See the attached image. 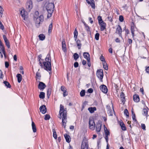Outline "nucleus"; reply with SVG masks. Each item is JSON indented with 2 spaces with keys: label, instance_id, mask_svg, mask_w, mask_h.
Listing matches in <instances>:
<instances>
[{
  "label": "nucleus",
  "instance_id": "obj_28",
  "mask_svg": "<svg viewBox=\"0 0 149 149\" xmlns=\"http://www.w3.org/2000/svg\"><path fill=\"white\" fill-rule=\"evenodd\" d=\"M120 125L123 130H126V127L125 126V124L123 122H120Z\"/></svg>",
  "mask_w": 149,
  "mask_h": 149
},
{
  "label": "nucleus",
  "instance_id": "obj_18",
  "mask_svg": "<svg viewBox=\"0 0 149 149\" xmlns=\"http://www.w3.org/2000/svg\"><path fill=\"white\" fill-rule=\"evenodd\" d=\"M83 54L84 58L86 59L87 61H89V60H90L89 57L90 55L87 52H84Z\"/></svg>",
  "mask_w": 149,
  "mask_h": 149
},
{
  "label": "nucleus",
  "instance_id": "obj_51",
  "mask_svg": "<svg viewBox=\"0 0 149 149\" xmlns=\"http://www.w3.org/2000/svg\"><path fill=\"white\" fill-rule=\"evenodd\" d=\"M100 59L101 61L103 62H104V61H105L104 58V56H101L100 57Z\"/></svg>",
  "mask_w": 149,
  "mask_h": 149
},
{
  "label": "nucleus",
  "instance_id": "obj_57",
  "mask_svg": "<svg viewBox=\"0 0 149 149\" xmlns=\"http://www.w3.org/2000/svg\"><path fill=\"white\" fill-rule=\"evenodd\" d=\"M9 65L8 63L7 62H5V66L6 68H8Z\"/></svg>",
  "mask_w": 149,
  "mask_h": 149
},
{
  "label": "nucleus",
  "instance_id": "obj_34",
  "mask_svg": "<svg viewBox=\"0 0 149 149\" xmlns=\"http://www.w3.org/2000/svg\"><path fill=\"white\" fill-rule=\"evenodd\" d=\"M148 110L146 109H144L143 111V114L146 116H147Z\"/></svg>",
  "mask_w": 149,
  "mask_h": 149
},
{
  "label": "nucleus",
  "instance_id": "obj_58",
  "mask_svg": "<svg viewBox=\"0 0 149 149\" xmlns=\"http://www.w3.org/2000/svg\"><path fill=\"white\" fill-rule=\"evenodd\" d=\"M3 39H4L5 42L6 41L8 40L7 39V38L6 36H5V35H3Z\"/></svg>",
  "mask_w": 149,
  "mask_h": 149
},
{
  "label": "nucleus",
  "instance_id": "obj_38",
  "mask_svg": "<svg viewBox=\"0 0 149 149\" xmlns=\"http://www.w3.org/2000/svg\"><path fill=\"white\" fill-rule=\"evenodd\" d=\"M39 15V13L38 11H36L35 12L34 15V19L37 18L38 17V16Z\"/></svg>",
  "mask_w": 149,
  "mask_h": 149
},
{
  "label": "nucleus",
  "instance_id": "obj_42",
  "mask_svg": "<svg viewBox=\"0 0 149 149\" xmlns=\"http://www.w3.org/2000/svg\"><path fill=\"white\" fill-rule=\"evenodd\" d=\"M85 91L84 90H82L80 93V95L81 97H83L85 95Z\"/></svg>",
  "mask_w": 149,
  "mask_h": 149
},
{
  "label": "nucleus",
  "instance_id": "obj_9",
  "mask_svg": "<svg viewBox=\"0 0 149 149\" xmlns=\"http://www.w3.org/2000/svg\"><path fill=\"white\" fill-rule=\"evenodd\" d=\"M32 3L31 0L28 1L26 5V8L28 11H30L31 10L32 8Z\"/></svg>",
  "mask_w": 149,
  "mask_h": 149
},
{
  "label": "nucleus",
  "instance_id": "obj_41",
  "mask_svg": "<svg viewBox=\"0 0 149 149\" xmlns=\"http://www.w3.org/2000/svg\"><path fill=\"white\" fill-rule=\"evenodd\" d=\"M100 34L99 33H96L95 36V39L97 40H99Z\"/></svg>",
  "mask_w": 149,
  "mask_h": 149
},
{
  "label": "nucleus",
  "instance_id": "obj_59",
  "mask_svg": "<svg viewBox=\"0 0 149 149\" xmlns=\"http://www.w3.org/2000/svg\"><path fill=\"white\" fill-rule=\"evenodd\" d=\"M88 19L90 22V23L92 24L93 22V20H92V19L91 17H89L88 18Z\"/></svg>",
  "mask_w": 149,
  "mask_h": 149
},
{
  "label": "nucleus",
  "instance_id": "obj_26",
  "mask_svg": "<svg viewBox=\"0 0 149 149\" xmlns=\"http://www.w3.org/2000/svg\"><path fill=\"white\" fill-rule=\"evenodd\" d=\"M32 127L33 130V132H36V126L34 122L32 121Z\"/></svg>",
  "mask_w": 149,
  "mask_h": 149
},
{
  "label": "nucleus",
  "instance_id": "obj_31",
  "mask_svg": "<svg viewBox=\"0 0 149 149\" xmlns=\"http://www.w3.org/2000/svg\"><path fill=\"white\" fill-rule=\"evenodd\" d=\"M76 43L78 47V49H80L81 46V44L80 43V41L78 40H76Z\"/></svg>",
  "mask_w": 149,
  "mask_h": 149
},
{
  "label": "nucleus",
  "instance_id": "obj_62",
  "mask_svg": "<svg viewBox=\"0 0 149 149\" xmlns=\"http://www.w3.org/2000/svg\"><path fill=\"white\" fill-rule=\"evenodd\" d=\"M0 28L2 30H3L4 29V27L2 24H0Z\"/></svg>",
  "mask_w": 149,
  "mask_h": 149
},
{
  "label": "nucleus",
  "instance_id": "obj_8",
  "mask_svg": "<svg viewBox=\"0 0 149 149\" xmlns=\"http://www.w3.org/2000/svg\"><path fill=\"white\" fill-rule=\"evenodd\" d=\"M89 127L90 129L93 130L95 129V124L94 119L92 118H90L89 119Z\"/></svg>",
  "mask_w": 149,
  "mask_h": 149
},
{
  "label": "nucleus",
  "instance_id": "obj_53",
  "mask_svg": "<svg viewBox=\"0 0 149 149\" xmlns=\"http://www.w3.org/2000/svg\"><path fill=\"white\" fill-rule=\"evenodd\" d=\"M61 91L63 92L66 91V90H65V87L64 86H62L61 87Z\"/></svg>",
  "mask_w": 149,
  "mask_h": 149
},
{
  "label": "nucleus",
  "instance_id": "obj_46",
  "mask_svg": "<svg viewBox=\"0 0 149 149\" xmlns=\"http://www.w3.org/2000/svg\"><path fill=\"white\" fill-rule=\"evenodd\" d=\"M5 43H6V45L7 46V47H8V48H9L10 47V43L9 42L8 40L6 41H5Z\"/></svg>",
  "mask_w": 149,
  "mask_h": 149
},
{
  "label": "nucleus",
  "instance_id": "obj_56",
  "mask_svg": "<svg viewBox=\"0 0 149 149\" xmlns=\"http://www.w3.org/2000/svg\"><path fill=\"white\" fill-rule=\"evenodd\" d=\"M88 91L89 93H91L93 92V90L92 88H90L88 90Z\"/></svg>",
  "mask_w": 149,
  "mask_h": 149
},
{
  "label": "nucleus",
  "instance_id": "obj_63",
  "mask_svg": "<svg viewBox=\"0 0 149 149\" xmlns=\"http://www.w3.org/2000/svg\"><path fill=\"white\" fill-rule=\"evenodd\" d=\"M121 99L122 103H123V104H124L125 101V98H121Z\"/></svg>",
  "mask_w": 149,
  "mask_h": 149
},
{
  "label": "nucleus",
  "instance_id": "obj_17",
  "mask_svg": "<svg viewBox=\"0 0 149 149\" xmlns=\"http://www.w3.org/2000/svg\"><path fill=\"white\" fill-rule=\"evenodd\" d=\"M64 136L66 142L69 143L71 141V139L70 136L67 134H65L64 135Z\"/></svg>",
  "mask_w": 149,
  "mask_h": 149
},
{
  "label": "nucleus",
  "instance_id": "obj_40",
  "mask_svg": "<svg viewBox=\"0 0 149 149\" xmlns=\"http://www.w3.org/2000/svg\"><path fill=\"white\" fill-rule=\"evenodd\" d=\"M132 119L136 121V120L135 119V114H134V112L133 111V110L132 111Z\"/></svg>",
  "mask_w": 149,
  "mask_h": 149
},
{
  "label": "nucleus",
  "instance_id": "obj_13",
  "mask_svg": "<svg viewBox=\"0 0 149 149\" xmlns=\"http://www.w3.org/2000/svg\"><path fill=\"white\" fill-rule=\"evenodd\" d=\"M87 2L90 4L93 8H95V4L93 0H86Z\"/></svg>",
  "mask_w": 149,
  "mask_h": 149
},
{
  "label": "nucleus",
  "instance_id": "obj_52",
  "mask_svg": "<svg viewBox=\"0 0 149 149\" xmlns=\"http://www.w3.org/2000/svg\"><path fill=\"white\" fill-rule=\"evenodd\" d=\"M0 78L1 79H3V74L1 70H0Z\"/></svg>",
  "mask_w": 149,
  "mask_h": 149
},
{
  "label": "nucleus",
  "instance_id": "obj_33",
  "mask_svg": "<svg viewBox=\"0 0 149 149\" xmlns=\"http://www.w3.org/2000/svg\"><path fill=\"white\" fill-rule=\"evenodd\" d=\"M45 93L43 92H41L39 95V97L41 99H44L45 98Z\"/></svg>",
  "mask_w": 149,
  "mask_h": 149
},
{
  "label": "nucleus",
  "instance_id": "obj_30",
  "mask_svg": "<svg viewBox=\"0 0 149 149\" xmlns=\"http://www.w3.org/2000/svg\"><path fill=\"white\" fill-rule=\"evenodd\" d=\"M85 29L88 33H90V27L86 24H85Z\"/></svg>",
  "mask_w": 149,
  "mask_h": 149
},
{
  "label": "nucleus",
  "instance_id": "obj_25",
  "mask_svg": "<svg viewBox=\"0 0 149 149\" xmlns=\"http://www.w3.org/2000/svg\"><path fill=\"white\" fill-rule=\"evenodd\" d=\"M135 27L134 25L132 26L131 27V31L132 33V36L134 38V31Z\"/></svg>",
  "mask_w": 149,
  "mask_h": 149
},
{
  "label": "nucleus",
  "instance_id": "obj_35",
  "mask_svg": "<svg viewBox=\"0 0 149 149\" xmlns=\"http://www.w3.org/2000/svg\"><path fill=\"white\" fill-rule=\"evenodd\" d=\"M3 83L8 88H10L11 87L10 85L8 82L6 81H4L3 82Z\"/></svg>",
  "mask_w": 149,
  "mask_h": 149
},
{
  "label": "nucleus",
  "instance_id": "obj_22",
  "mask_svg": "<svg viewBox=\"0 0 149 149\" xmlns=\"http://www.w3.org/2000/svg\"><path fill=\"white\" fill-rule=\"evenodd\" d=\"M133 100L134 102H138L139 101V96L137 95H134L133 96Z\"/></svg>",
  "mask_w": 149,
  "mask_h": 149
},
{
  "label": "nucleus",
  "instance_id": "obj_36",
  "mask_svg": "<svg viewBox=\"0 0 149 149\" xmlns=\"http://www.w3.org/2000/svg\"><path fill=\"white\" fill-rule=\"evenodd\" d=\"M3 9L1 6H0V17H2V15L3 14Z\"/></svg>",
  "mask_w": 149,
  "mask_h": 149
},
{
  "label": "nucleus",
  "instance_id": "obj_60",
  "mask_svg": "<svg viewBox=\"0 0 149 149\" xmlns=\"http://www.w3.org/2000/svg\"><path fill=\"white\" fill-rule=\"evenodd\" d=\"M63 93V96L65 97L68 95V93H67L66 91H64Z\"/></svg>",
  "mask_w": 149,
  "mask_h": 149
},
{
  "label": "nucleus",
  "instance_id": "obj_2",
  "mask_svg": "<svg viewBox=\"0 0 149 149\" xmlns=\"http://www.w3.org/2000/svg\"><path fill=\"white\" fill-rule=\"evenodd\" d=\"M45 61L43 62L44 69L47 71H50L51 70V59L50 54H48L45 58Z\"/></svg>",
  "mask_w": 149,
  "mask_h": 149
},
{
  "label": "nucleus",
  "instance_id": "obj_49",
  "mask_svg": "<svg viewBox=\"0 0 149 149\" xmlns=\"http://www.w3.org/2000/svg\"><path fill=\"white\" fill-rule=\"evenodd\" d=\"M141 127L143 130H146V126L144 124H141Z\"/></svg>",
  "mask_w": 149,
  "mask_h": 149
},
{
  "label": "nucleus",
  "instance_id": "obj_48",
  "mask_svg": "<svg viewBox=\"0 0 149 149\" xmlns=\"http://www.w3.org/2000/svg\"><path fill=\"white\" fill-rule=\"evenodd\" d=\"M51 93V89H49L47 91V95L49 98Z\"/></svg>",
  "mask_w": 149,
  "mask_h": 149
},
{
  "label": "nucleus",
  "instance_id": "obj_43",
  "mask_svg": "<svg viewBox=\"0 0 149 149\" xmlns=\"http://www.w3.org/2000/svg\"><path fill=\"white\" fill-rule=\"evenodd\" d=\"M74 59L76 60L79 58V55L77 53H75L74 55Z\"/></svg>",
  "mask_w": 149,
  "mask_h": 149
},
{
  "label": "nucleus",
  "instance_id": "obj_7",
  "mask_svg": "<svg viewBox=\"0 0 149 149\" xmlns=\"http://www.w3.org/2000/svg\"><path fill=\"white\" fill-rule=\"evenodd\" d=\"M96 75L100 81H102V79L103 77V73L102 70L101 69L98 70L97 72Z\"/></svg>",
  "mask_w": 149,
  "mask_h": 149
},
{
  "label": "nucleus",
  "instance_id": "obj_21",
  "mask_svg": "<svg viewBox=\"0 0 149 149\" xmlns=\"http://www.w3.org/2000/svg\"><path fill=\"white\" fill-rule=\"evenodd\" d=\"M17 78L18 82L19 83H20L22 79V77L20 74H18L16 75Z\"/></svg>",
  "mask_w": 149,
  "mask_h": 149
},
{
  "label": "nucleus",
  "instance_id": "obj_44",
  "mask_svg": "<svg viewBox=\"0 0 149 149\" xmlns=\"http://www.w3.org/2000/svg\"><path fill=\"white\" fill-rule=\"evenodd\" d=\"M50 118V116L48 114H46L45 116L44 119L45 120H49Z\"/></svg>",
  "mask_w": 149,
  "mask_h": 149
},
{
  "label": "nucleus",
  "instance_id": "obj_4",
  "mask_svg": "<svg viewBox=\"0 0 149 149\" xmlns=\"http://www.w3.org/2000/svg\"><path fill=\"white\" fill-rule=\"evenodd\" d=\"M20 14L24 20H26L28 17V14L27 12L23 8H21L20 10Z\"/></svg>",
  "mask_w": 149,
  "mask_h": 149
},
{
  "label": "nucleus",
  "instance_id": "obj_6",
  "mask_svg": "<svg viewBox=\"0 0 149 149\" xmlns=\"http://www.w3.org/2000/svg\"><path fill=\"white\" fill-rule=\"evenodd\" d=\"M36 18V19L35 21L36 25L38 27L40 22L43 21L44 16L43 15H41L39 17Z\"/></svg>",
  "mask_w": 149,
  "mask_h": 149
},
{
  "label": "nucleus",
  "instance_id": "obj_54",
  "mask_svg": "<svg viewBox=\"0 0 149 149\" xmlns=\"http://www.w3.org/2000/svg\"><path fill=\"white\" fill-rule=\"evenodd\" d=\"M79 66V64L78 62H75L74 64V66L75 68Z\"/></svg>",
  "mask_w": 149,
  "mask_h": 149
},
{
  "label": "nucleus",
  "instance_id": "obj_37",
  "mask_svg": "<svg viewBox=\"0 0 149 149\" xmlns=\"http://www.w3.org/2000/svg\"><path fill=\"white\" fill-rule=\"evenodd\" d=\"M52 24L51 23L49 26L48 29V32L50 33L52 32Z\"/></svg>",
  "mask_w": 149,
  "mask_h": 149
},
{
  "label": "nucleus",
  "instance_id": "obj_5",
  "mask_svg": "<svg viewBox=\"0 0 149 149\" xmlns=\"http://www.w3.org/2000/svg\"><path fill=\"white\" fill-rule=\"evenodd\" d=\"M88 140L86 139H83L81 146V149H88Z\"/></svg>",
  "mask_w": 149,
  "mask_h": 149
},
{
  "label": "nucleus",
  "instance_id": "obj_3",
  "mask_svg": "<svg viewBox=\"0 0 149 149\" xmlns=\"http://www.w3.org/2000/svg\"><path fill=\"white\" fill-rule=\"evenodd\" d=\"M54 5L53 3H49L46 6V10L48 12L47 17L49 18L51 16L53 13L54 9Z\"/></svg>",
  "mask_w": 149,
  "mask_h": 149
},
{
  "label": "nucleus",
  "instance_id": "obj_45",
  "mask_svg": "<svg viewBox=\"0 0 149 149\" xmlns=\"http://www.w3.org/2000/svg\"><path fill=\"white\" fill-rule=\"evenodd\" d=\"M124 113L128 117L129 116V113L127 110V109H126L124 110Z\"/></svg>",
  "mask_w": 149,
  "mask_h": 149
},
{
  "label": "nucleus",
  "instance_id": "obj_23",
  "mask_svg": "<svg viewBox=\"0 0 149 149\" xmlns=\"http://www.w3.org/2000/svg\"><path fill=\"white\" fill-rule=\"evenodd\" d=\"M88 110L91 113H93L96 110V109L95 107H90L88 108Z\"/></svg>",
  "mask_w": 149,
  "mask_h": 149
},
{
  "label": "nucleus",
  "instance_id": "obj_47",
  "mask_svg": "<svg viewBox=\"0 0 149 149\" xmlns=\"http://www.w3.org/2000/svg\"><path fill=\"white\" fill-rule=\"evenodd\" d=\"M97 19L98 21V22L100 23V22L103 21L102 19V17L100 16H98L97 17Z\"/></svg>",
  "mask_w": 149,
  "mask_h": 149
},
{
  "label": "nucleus",
  "instance_id": "obj_39",
  "mask_svg": "<svg viewBox=\"0 0 149 149\" xmlns=\"http://www.w3.org/2000/svg\"><path fill=\"white\" fill-rule=\"evenodd\" d=\"M52 132H53V136L55 139H57V135L54 129L53 130Z\"/></svg>",
  "mask_w": 149,
  "mask_h": 149
},
{
  "label": "nucleus",
  "instance_id": "obj_1",
  "mask_svg": "<svg viewBox=\"0 0 149 149\" xmlns=\"http://www.w3.org/2000/svg\"><path fill=\"white\" fill-rule=\"evenodd\" d=\"M59 113L60 116L59 117V118L61 119L62 117V126L65 128L67 122V111L66 110L64 109V106L62 104L60 105Z\"/></svg>",
  "mask_w": 149,
  "mask_h": 149
},
{
  "label": "nucleus",
  "instance_id": "obj_61",
  "mask_svg": "<svg viewBox=\"0 0 149 149\" xmlns=\"http://www.w3.org/2000/svg\"><path fill=\"white\" fill-rule=\"evenodd\" d=\"M146 72L149 74V66L147 67L146 69Z\"/></svg>",
  "mask_w": 149,
  "mask_h": 149
},
{
  "label": "nucleus",
  "instance_id": "obj_64",
  "mask_svg": "<svg viewBox=\"0 0 149 149\" xmlns=\"http://www.w3.org/2000/svg\"><path fill=\"white\" fill-rule=\"evenodd\" d=\"M128 42L129 44H131L132 43V40L131 39H128Z\"/></svg>",
  "mask_w": 149,
  "mask_h": 149
},
{
  "label": "nucleus",
  "instance_id": "obj_29",
  "mask_svg": "<svg viewBox=\"0 0 149 149\" xmlns=\"http://www.w3.org/2000/svg\"><path fill=\"white\" fill-rule=\"evenodd\" d=\"M39 39L41 40H44L45 38V35L43 34H40L39 35Z\"/></svg>",
  "mask_w": 149,
  "mask_h": 149
},
{
  "label": "nucleus",
  "instance_id": "obj_20",
  "mask_svg": "<svg viewBox=\"0 0 149 149\" xmlns=\"http://www.w3.org/2000/svg\"><path fill=\"white\" fill-rule=\"evenodd\" d=\"M78 35V32L77 30V29L76 28L74 32V39L75 41L77 40V38Z\"/></svg>",
  "mask_w": 149,
  "mask_h": 149
},
{
  "label": "nucleus",
  "instance_id": "obj_55",
  "mask_svg": "<svg viewBox=\"0 0 149 149\" xmlns=\"http://www.w3.org/2000/svg\"><path fill=\"white\" fill-rule=\"evenodd\" d=\"M120 97H121V98H125V95L122 92L121 93V94H120Z\"/></svg>",
  "mask_w": 149,
  "mask_h": 149
},
{
  "label": "nucleus",
  "instance_id": "obj_19",
  "mask_svg": "<svg viewBox=\"0 0 149 149\" xmlns=\"http://www.w3.org/2000/svg\"><path fill=\"white\" fill-rule=\"evenodd\" d=\"M116 32L120 35L121 34V33L122 32V30L121 26L119 25H118L117 27Z\"/></svg>",
  "mask_w": 149,
  "mask_h": 149
},
{
  "label": "nucleus",
  "instance_id": "obj_50",
  "mask_svg": "<svg viewBox=\"0 0 149 149\" xmlns=\"http://www.w3.org/2000/svg\"><path fill=\"white\" fill-rule=\"evenodd\" d=\"M119 20L121 22H122L123 21L124 18L123 17L122 15H120L119 17Z\"/></svg>",
  "mask_w": 149,
  "mask_h": 149
},
{
  "label": "nucleus",
  "instance_id": "obj_24",
  "mask_svg": "<svg viewBox=\"0 0 149 149\" xmlns=\"http://www.w3.org/2000/svg\"><path fill=\"white\" fill-rule=\"evenodd\" d=\"M62 49L65 52L66 50V45L64 40H63L62 42Z\"/></svg>",
  "mask_w": 149,
  "mask_h": 149
},
{
  "label": "nucleus",
  "instance_id": "obj_11",
  "mask_svg": "<svg viewBox=\"0 0 149 149\" xmlns=\"http://www.w3.org/2000/svg\"><path fill=\"white\" fill-rule=\"evenodd\" d=\"M46 86L45 84L42 82H40L38 84V88L41 91H43Z\"/></svg>",
  "mask_w": 149,
  "mask_h": 149
},
{
  "label": "nucleus",
  "instance_id": "obj_16",
  "mask_svg": "<svg viewBox=\"0 0 149 149\" xmlns=\"http://www.w3.org/2000/svg\"><path fill=\"white\" fill-rule=\"evenodd\" d=\"M100 26V30L103 31L105 29L106 24L103 21L99 23Z\"/></svg>",
  "mask_w": 149,
  "mask_h": 149
},
{
  "label": "nucleus",
  "instance_id": "obj_14",
  "mask_svg": "<svg viewBox=\"0 0 149 149\" xmlns=\"http://www.w3.org/2000/svg\"><path fill=\"white\" fill-rule=\"evenodd\" d=\"M40 112L43 114L45 113L47 111L46 108L44 105L41 106L40 108Z\"/></svg>",
  "mask_w": 149,
  "mask_h": 149
},
{
  "label": "nucleus",
  "instance_id": "obj_15",
  "mask_svg": "<svg viewBox=\"0 0 149 149\" xmlns=\"http://www.w3.org/2000/svg\"><path fill=\"white\" fill-rule=\"evenodd\" d=\"M100 89L103 92L106 93L107 92V88L105 85H102L100 86Z\"/></svg>",
  "mask_w": 149,
  "mask_h": 149
},
{
  "label": "nucleus",
  "instance_id": "obj_10",
  "mask_svg": "<svg viewBox=\"0 0 149 149\" xmlns=\"http://www.w3.org/2000/svg\"><path fill=\"white\" fill-rule=\"evenodd\" d=\"M102 126V123L100 122H98L95 125L96 130L97 133H99L100 131Z\"/></svg>",
  "mask_w": 149,
  "mask_h": 149
},
{
  "label": "nucleus",
  "instance_id": "obj_12",
  "mask_svg": "<svg viewBox=\"0 0 149 149\" xmlns=\"http://www.w3.org/2000/svg\"><path fill=\"white\" fill-rule=\"evenodd\" d=\"M0 51L2 52L3 54L4 57L5 58L6 57V54L4 48L3 47V45L2 44V42L0 40Z\"/></svg>",
  "mask_w": 149,
  "mask_h": 149
},
{
  "label": "nucleus",
  "instance_id": "obj_32",
  "mask_svg": "<svg viewBox=\"0 0 149 149\" xmlns=\"http://www.w3.org/2000/svg\"><path fill=\"white\" fill-rule=\"evenodd\" d=\"M103 68L106 70L108 69V67L107 63L105 61L103 62Z\"/></svg>",
  "mask_w": 149,
  "mask_h": 149
},
{
  "label": "nucleus",
  "instance_id": "obj_27",
  "mask_svg": "<svg viewBox=\"0 0 149 149\" xmlns=\"http://www.w3.org/2000/svg\"><path fill=\"white\" fill-rule=\"evenodd\" d=\"M104 130L105 133V134L107 136H109L110 134L109 132V130L107 129V128L106 127H105V125H104Z\"/></svg>",
  "mask_w": 149,
  "mask_h": 149
}]
</instances>
